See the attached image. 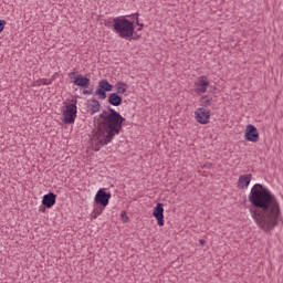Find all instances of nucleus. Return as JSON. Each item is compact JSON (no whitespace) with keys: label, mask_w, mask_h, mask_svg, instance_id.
<instances>
[{"label":"nucleus","mask_w":283,"mask_h":283,"mask_svg":"<svg viewBox=\"0 0 283 283\" xmlns=\"http://www.w3.org/2000/svg\"><path fill=\"white\" fill-rule=\"evenodd\" d=\"M211 101L212 98L209 95H205L200 98V103L203 107H211Z\"/></svg>","instance_id":"a211bd4d"},{"label":"nucleus","mask_w":283,"mask_h":283,"mask_svg":"<svg viewBox=\"0 0 283 283\" xmlns=\"http://www.w3.org/2000/svg\"><path fill=\"white\" fill-rule=\"evenodd\" d=\"M114 85H112L107 80H101L98 82V88L95 91V96H99L102 101L107 98V92H112Z\"/></svg>","instance_id":"39448f33"},{"label":"nucleus","mask_w":283,"mask_h":283,"mask_svg":"<svg viewBox=\"0 0 283 283\" xmlns=\"http://www.w3.org/2000/svg\"><path fill=\"white\" fill-rule=\"evenodd\" d=\"M70 81H73V83L77 87H90V78L86 76H83V74H76V72L69 73Z\"/></svg>","instance_id":"0eeeda50"},{"label":"nucleus","mask_w":283,"mask_h":283,"mask_svg":"<svg viewBox=\"0 0 283 283\" xmlns=\"http://www.w3.org/2000/svg\"><path fill=\"white\" fill-rule=\"evenodd\" d=\"M249 202L254 207L250 211L259 229L271 233L282 220V210L277 198L262 184H255L250 191Z\"/></svg>","instance_id":"f257e3e1"},{"label":"nucleus","mask_w":283,"mask_h":283,"mask_svg":"<svg viewBox=\"0 0 283 283\" xmlns=\"http://www.w3.org/2000/svg\"><path fill=\"white\" fill-rule=\"evenodd\" d=\"M88 109L92 112V114L101 112V102H98L96 98H92L88 104Z\"/></svg>","instance_id":"2eb2a0df"},{"label":"nucleus","mask_w":283,"mask_h":283,"mask_svg":"<svg viewBox=\"0 0 283 283\" xmlns=\"http://www.w3.org/2000/svg\"><path fill=\"white\" fill-rule=\"evenodd\" d=\"M6 20H0V34L3 32V30H6Z\"/></svg>","instance_id":"412c9836"},{"label":"nucleus","mask_w":283,"mask_h":283,"mask_svg":"<svg viewBox=\"0 0 283 283\" xmlns=\"http://www.w3.org/2000/svg\"><path fill=\"white\" fill-rule=\"evenodd\" d=\"M42 205L43 207H46V209H52V207L56 205V195L54 192L44 195L42 198Z\"/></svg>","instance_id":"f8f14e48"},{"label":"nucleus","mask_w":283,"mask_h":283,"mask_svg":"<svg viewBox=\"0 0 283 283\" xmlns=\"http://www.w3.org/2000/svg\"><path fill=\"white\" fill-rule=\"evenodd\" d=\"M205 240L203 239H201V240H199V243L201 244V247H205Z\"/></svg>","instance_id":"b1692460"},{"label":"nucleus","mask_w":283,"mask_h":283,"mask_svg":"<svg viewBox=\"0 0 283 283\" xmlns=\"http://www.w3.org/2000/svg\"><path fill=\"white\" fill-rule=\"evenodd\" d=\"M125 123V117L120 116V113L116 109L109 107L107 111H103L93 130V149L94 151H101V147L109 145L114 140V136H117L123 132V124Z\"/></svg>","instance_id":"f03ea898"},{"label":"nucleus","mask_w":283,"mask_h":283,"mask_svg":"<svg viewBox=\"0 0 283 283\" xmlns=\"http://www.w3.org/2000/svg\"><path fill=\"white\" fill-rule=\"evenodd\" d=\"M78 103V99L73 98L70 103H64V109H63V123L65 125H72L74 124V120H76V114L78 107L76 104Z\"/></svg>","instance_id":"20e7f679"},{"label":"nucleus","mask_w":283,"mask_h":283,"mask_svg":"<svg viewBox=\"0 0 283 283\" xmlns=\"http://www.w3.org/2000/svg\"><path fill=\"white\" fill-rule=\"evenodd\" d=\"M195 118L197 123H200V125H208L210 118H211V112L207 111V108H198L195 112Z\"/></svg>","instance_id":"1a4fd4ad"},{"label":"nucleus","mask_w":283,"mask_h":283,"mask_svg":"<svg viewBox=\"0 0 283 283\" xmlns=\"http://www.w3.org/2000/svg\"><path fill=\"white\" fill-rule=\"evenodd\" d=\"M113 23V30L120 39H125L126 41L134 39V32L136 31L134 22L125 18H114Z\"/></svg>","instance_id":"7ed1b4c3"},{"label":"nucleus","mask_w":283,"mask_h":283,"mask_svg":"<svg viewBox=\"0 0 283 283\" xmlns=\"http://www.w3.org/2000/svg\"><path fill=\"white\" fill-rule=\"evenodd\" d=\"M244 140L248 143H258L260 140V133L258 132V127L254 125H248L244 132Z\"/></svg>","instance_id":"423d86ee"},{"label":"nucleus","mask_w":283,"mask_h":283,"mask_svg":"<svg viewBox=\"0 0 283 283\" xmlns=\"http://www.w3.org/2000/svg\"><path fill=\"white\" fill-rule=\"evenodd\" d=\"M103 211H105V207L101 205H95L91 216L94 220H96V218H98V216H101Z\"/></svg>","instance_id":"dca6fc26"},{"label":"nucleus","mask_w":283,"mask_h":283,"mask_svg":"<svg viewBox=\"0 0 283 283\" xmlns=\"http://www.w3.org/2000/svg\"><path fill=\"white\" fill-rule=\"evenodd\" d=\"M251 178H252L251 174H247V175L240 176V178H239V187L241 189H247V187H249V185H251Z\"/></svg>","instance_id":"4468645a"},{"label":"nucleus","mask_w":283,"mask_h":283,"mask_svg":"<svg viewBox=\"0 0 283 283\" xmlns=\"http://www.w3.org/2000/svg\"><path fill=\"white\" fill-rule=\"evenodd\" d=\"M153 216L157 220L158 227H165V208L163 203H157L153 210Z\"/></svg>","instance_id":"9d476101"},{"label":"nucleus","mask_w":283,"mask_h":283,"mask_svg":"<svg viewBox=\"0 0 283 283\" xmlns=\"http://www.w3.org/2000/svg\"><path fill=\"white\" fill-rule=\"evenodd\" d=\"M39 85H52V80L42 78L39 81Z\"/></svg>","instance_id":"6ab92c4d"},{"label":"nucleus","mask_w":283,"mask_h":283,"mask_svg":"<svg viewBox=\"0 0 283 283\" xmlns=\"http://www.w3.org/2000/svg\"><path fill=\"white\" fill-rule=\"evenodd\" d=\"M111 198V192H106L105 189H99L95 195V205H99L101 207H107V205H109Z\"/></svg>","instance_id":"6e6552de"},{"label":"nucleus","mask_w":283,"mask_h":283,"mask_svg":"<svg viewBox=\"0 0 283 283\" xmlns=\"http://www.w3.org/2000/svg\"><path fill=\"white\" fill-rule=\"evenodd\" d=\"M195 87L196 94H206L207 90L209 88V80L207 78V76H200L195 83Z\"/></svg>","instance_id":"9b49d317"},{"label":"nucleus","mask_w":283,"mask_h":283,"mask_svg":"<svg viewBox=\"0 0 283 283\" xmlns=\"http://www.w3.org/2000/svg\"><path fill=\"white\" fill-rule=\"evenodd\" d=\"M108 103L113 105V107H120V105H123V97H120L118 93H111L108 95Z\"/></svg>","instance_id":"ddd939ff"},{"label":"nucleus","mask_w":283,"mask_h":283,"mask_svg":"<svg viewBox=\"0 0 283 283\" xmlns=\"http://www.w3.org/2000/svg\"><path fill=\"white\" fill-rule=\"evenodd\" d=\"M83 94H86V95L94 94V88L84 90Z\"/></svg>","instance_id":"5701e85b"},{"label":"nucleus","mask_w":283,"mask_h":283,"mask_svg":"<svg viewBox=\"0 0 283 283\" xmlns=\"http://www.w3.org/2000/svg\"><path fill=\"white\" fill-rule=\"evenodd\" d=\"M127 92V85L124 82L116 83V94H125Z\"/></svg>","instance_id":"f3484780"},{"label":"nucleus","mask_w":283,"mask_h":283,"mask_svg":"<svg viewBox=\"0 0 283 283\" xmlns=\"http://www.w3.org/2000/svg\"><path fill=\"white\" fill-rule=\"evenodd\" d=\"M120 218H122V222H129V217H127V212L123 211L122 214H120Z\"/></svg>","instance_id":"aec40b11"},{"label":"nucleus","mask_w":283,"mask_h":283,"mask_svg":"<svg viewBox=\"0 0 283 283\" xmlns=\"http://www.w3.org/2000/svg\"><path fill=\"white\" fill-rule=\"evenodd\" d=\"M136 14H137V17H136V23H137V25H139L138 32H140V30H143V28H144L145 25L138 21V13H136Z\"/></svg>","instance_id":"4be33fe9"}]
</instances>
